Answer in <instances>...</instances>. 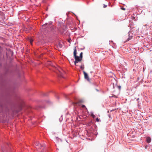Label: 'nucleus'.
<instances>
[{
  "mask_svg": "<svg viewBox=\"0 0 152 152\" xmlns=\"http://www.w3.org/2000/svg\"><path fill=\"white\" fill-rule=\"evenodd\" d=\"M96 121L97 122H99L100 121V119H99L98 118H96Z\"/></svg>",
  "mask_w": 152,
  "mask_h": 152,
  "instance_id": "4468645a",
  "label": "nucleus"
},
{
  "mask_svg": "<svg viewBox=\"0 0 152 152\" xmlns=\"http://www.w3.org/2000/svg\"><path fill=\"white\" fill-rule=\"evenodd\" d=\"M80 68L82 70H83L84 68V65H81L80 67Z\"/></svg>",
  "mask_w": 152,
  "mask_h": 152,
  "instance_id": "9d476101",
  "label": "nucleus"
},
{
  "mask_svg": "<svg viewBox=\"0 0 152 152\" xmlns=\"http://www.w3.org/2000/svg\"><path fill=\"white\" fill-rule=\"evenodd\" d=\"M82 107L83 108L85 107L86 109L87 110V109L86 108V107L84 105H82Z\"/></svg>",
  "mask_w": 152,
  "mask_h": 152,
  "instance_id": "f8f14e48",
  "label": "nucleus"
},
{
  "mask_svg": "<svg viewBox=\"0 0 152 152\" xmlns=\"http://www.w3.org/2000/svg\"><path fill=\"white\" fill-rule=\"evenodd\" d=\"M43 96H48V94L47 93H43Z\"/></svg>",
  "mask_w": 152,
  "mask_h": 152,
  "instance_id": "2eb2a0df",
  "label": "nucleus"
},
{
  "mask_svg": "<svg viewBox=\"0 0 152 152\" xmlns=\"http://www.w3.org/2000/svg\"><path fill=\"white\" fill-rule=\"evenodd\" d=\"M62 115H61V118H59V121H60V122H61V121H62L63 118H62Z\"/></svg>",
  "mask_w": 152,
  "mask_h": 152,
  "instance_id": "ddd939ff",
  "label": "nucleus"
},
{
  "mask_svg": "<svg viewBox=\"0 0 152 152\" xmlns=\"http://www.w3.org/2000/svg\"><path fill=\"white\" fill-rule=\"evenodd\" d=\"M95 89H96V91H97V92H99V90L98 89H97L96 88Z\"/></svg>",
  "mask_w": 152,
  "mask_h": 152,
  "instance_id": "6ab92c4d",
  "label": "nucleus"
},
{
  "mask_svg": "<svg viewBox=\"0 0 152 152\" xmlns=\"http://www.w3.org/2000/svg\"><path fill=\"white\" fill-rule=\"evenodd\" d=\"M107 5H105V4H103V8H105V7H107Z\"/></svg>",
  "mask_w": 152,
  "mask_h": 152,
  "instance_id": "dca6fc26",
  "label": "nucleus"
},
{
  "mask_svg": "<svg viewBox=\"0 0 152 152\" xmlns=\"http://www.w3.org/2000/svg\"><path fill=\"white\" fill-rule=\"evenodd\" d=\"M79 57H80L81 58H82V57H83V53L82 52H81L80 53Z\"/></svg>",
  "mask_w": 152,
  "mask_h": 152,
  "instance_id": "9b49d317",
  "label": "nucleus"
},
{
  "mask_svg": "<svg viewBox=\"0 0 152 152\" xmlns=\"http://www.w3.org/2000/svg\"><path fill=\"white\" fill-rule=\"evenodd\" d=\"M56 96V98H57L58 99H59V96H58L57 95V96Z\"/></svg>",
  "mask_w": 152,
  "mask_h": 152,
  "instance_id": "a211bd4d",
  "label": "nucleus"
},
{
  "mask_svg": "<svg viewBox=\"0 0 152 152\" xmlns=\"http://www.w3.org/2000/svg\"><path fill=\"white\" fill-rule=\"evenodd\" d=\"M118 87L119 89H120V88H121V86H118Z\"/></svg>",
  "mask_w": 152,
  "mask_h": 152,
  "instance_id": "412c9836",
  "label": "nucleus"
},
{
  "mask_svg": "<svg viewBox=\"0 0 152 152\" xmlns=\"http://www.w3.org/2000/svg\"><path fill=\"white\" fill-rule=\"evenodd\" d=\"M36 148L38 152H44L45 148V145H42L39 143L37 142L35 144Z\"/></svg>",
  "mask_w": 152,
  "mask_h": 152,
  "instance_id": "f03ea898",
  "label": "nucleus"
},
{
  "mask_svg": "<svg viewBox=\"0 0 152 152\" xmlns=\"http://www.w3.org/2000/svg\"><path fill=\"white\" fill-rule=\"evenodd\" d=\"M83 72L85 78L88 81H89V79L88 74L84 71H83Z\"/></svg>",
  "mask_w": 152,
  "mask_h": 152,
  "instance_id": "39448f33",
  "label": "nucleus"
},
{
  "mask_svg": "<svg viewBox=\"0 0 152 152\" xmlns=\"http://www.w3.org/2000/svg\"><path fill=\"white\" fill-rule=\"evenodd\" d=\"M42 31L44 34L45 35L47 34L50 33L54 34L56 31L55 26L52 24V23L50 22L49 23H46L42 26Z\"/></svg>",
  "mask_w": 152,
  "mask_h": 152,
  "instance_id": "f257e3e1",
  "label": "nucleus"
},
{
  "mask_svg": "<svg viewBox=\"0 0 152 152\" xmlns=\"http://www.w3.org/2000/svg\"><path fill=\"white\" fill-rule=\"evenodd\" d=\"M62 45H59L60 47L61 48L62 47Z\"/></svg>",
  "mask_w": 152,
  "mask_h": 152,
  "instance_id": "aec40b11",
  "label": "nucleus"
},
{
  "mask_svg": "<svg viewBox=\"0 0 152 152\" xmlns=\"http://www.w3.org/2000/svg\"><path fill=\"white\" fill-rule=\"evenodd\" d=\"M74 56L75 57L76 56H77L76 55V54H77V50H76V47H75V48L74 49Z\"/></svg>",
  "mask_w": 152,
  "mask_h": 152,
  "instance_id": "6e6552de",
  "label": "nucleus"
},
{
  "mask_svg": "<svg viewBox=\"0 0 152 152\" xmlns=\"http://www.w3.org/2000/svg\"><path fill=\"white\" fill-rule=\"evenodd\" d=\"M4 113V112L3 110V107L2 106H0V113Z\"/></svg>",
  "mask_w": 152,
  "mask_h": 152,
  "instance_id": "0eeeda50",
  "label": "nucleus"
},
{
  "mask_svg": "<svg viewBox=\"0 0 152 152\" xmlns=\"http://www.w3.org/2000/svg\"><path fill=\"white\" fill-rule=\"evenodd\" d=\"M74 57L75 60V61H74V63L75 65H76V64L78 63V62L81 61L82 58L80 57L77 56H76Z\"/></svg>",
  "mask_w": 152,
  "mask_h": 152,
  "instance_id": "7ed1b4c3",
  "label": "nucleus"
},
{
  "mask_svg": "<svg viewBox=\"0 0 152 152\" xmlns=\"http://www.w3.org/2000/svg\"><path fill=\"white\" fill-rule=\"evenodd\" d=\"M129 38L127 39V40L129 41L132 39V37H133L134 34L132 33L131 31H129L128 33Z\"/></svg>",
  "mask_w": 152,
  "mask_h": 152,
  "instance_id": "20e7f679",
  "label": "nucleus"
},
{
  "mask_svg": "<svg viewBox=\"0 0 152 152\" xmlns=\"http://www.w3.org/2000/svg\"><path fill=\"white\" fill-rule=\"evenodd\" d=\"M91 113V116H92V117L93 118H95V115H94V114H93V113L92 112H91L90 113Z\"/></svg>",
  "mask_w": 152,
  "mask_h": 152,
  "instance_id": "1a4fd4ad",
  "label": "nucleus"
},
{
  "mask_svg": "<svg viewBox=\"0 0 152 152\" xmlns=\"http://www.w3.org/2000/svg\"><path fill=\"white\" fill-rule=\"evenodd\" d=\"M121 9L123 10H125V9L123 7L121 8Z\"/></svg>",
  "mask_w": 152,
  "mask_h": 152,
  "instance_id": "f3484780",
  "label": "nucleus"
},
{
  "mask_svg": "<svg viewBox=\"0 0 152 152\" xmlns=\"http://www.w3.org/2000/svg\"><path fill=\"white\" fill-rule=\"evenodd\" d=\"M151 141V138L149 137H148L146 138V141L148 143H149Z\"/></svg>",
  "mask_w": 152,
  "mask_h": 152,
  "instance_id": "423d86ee",
  "label": "nucleus"
}]
</instances>
